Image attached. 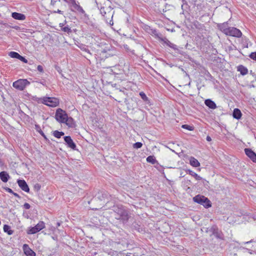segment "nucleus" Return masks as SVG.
I'll return each instance as SVG.
<instances>
[{
  "label": "nucleus",
  "instance_id": "2",
  "mask_svg": "<svg viewBox=\"0 0 256 256\" xmlns=\"http://www.w3.org/2000/svg\"><path fill=\"white\" fill-rule=\"evenodd\" d=\"M115 212L118 214L116 218L118 220H121L124 222H126L129 218L128 212L123 207H118L116 209Z\"/></svg>",
  "mask_w": 256,
  "mask_h": 256
},
{
  "label": "nucleus",
  "instance_id": "14",
  "mask_svg": "<svg viewBox=\"0 0 256 256\" xmlns=\"http://www.w3.org/2000/svg\"><path fill=\"white\" fill-rule=\"evenodd\" d=\"M100 11L101 14L105 18L106 22H108V20H110V18H112L113 15L111 11H109L106 13L104 8H101Z\"/></svg>",
  "mask_w": 256,
  "mask_h": 256
},
{
  "label": "nucleus",
  "instance_id": "37",
  "mask_svg": "<svg viewBox=\"0 0 256 256\" xmlns=\"http://www.w3.org/2000/svg\"><path fill=\"white\" fill-rule=\"evenodd\" d=\"M202 180V184L207 188V187H208V182L206 180H204L202 178V180Z\"/></svg>",
  "mask_w": 256,
  "mask_h": 256
},
{
  "label": "nucleus",
  "instance_id": "40",
  "mask_svg": "<svg viewBox=\"0 0 256 256\" xmlns=\"http://www.w3.org/2000/svg\"><path fill=\"white\" fill-rule=\"evenodd\" d=\"M4 189L7 192H8L9 193H10L12 194L14 193L13 190L9 188H6Z\"/></svg>",
  "mask_w": 256,
  "mask_h": 256
},
{
  "label": "nucleus",
  "instance_id": "25",
  "mask_svg": "<svg viewBox=\"0 0 256 256\" xmlns=\"http://www.w3.org/2000/svg\"><path fill=\"white\" fill-rule=\"evenodd\" d=\"M146 162L152 164H155L156 160L154 156H150L146 158Z\"/></svg>",
  "mask_w": 256,
  "mask_h": 256
},
{
  "label": "nucleus",
  "instance_id": "15",
  "mask_svg": "<svg viewBox=\"0 0 256 256\" xmlns=\"http://www.w3.org/2000/svg\"><path fill=\"white\" fill-rule=\"evenodd\" d=\"M10 178L8 174L5 171H2L0 172V178L4 182H6Z\"/></svg>",
  "mask_w": 256,
  "mask_h": 256
},
{
  "label": "nucleus",
  "instance_id": "1",
  "mask_svg": "<svg viewBox=\"0 0 256 256\" xmlns=\"http://www.w3.org/2000/svg\"><path fill=\"white\" fill-rule=\"evenodd\" d=\"M193 200L194 202L202 205L206 208H208L212 206L210 201L203 196H196L193 198Z\"/></svg>",
  "mask_w": 256,
  "mask_h": 256
},
{
  "label": "nucleus",
  "instance_id": "28",
  "mask_svg": "<svg viewBox=\"0 0 256 256\" xmlns=\"http://www.w3.org/2000/svg\"><path fill=\"white\" fill-rule=\"evenodd\" d=\"M226 35L237 37V38H240L242 36V33H225Z\"/></svg>",
  "mask_w": 256,
  "mask_h": 256
},
{
  "label": "nucleus",
  "instance_id": "24",
  "mask_svg": "<svg viewBox=\"0 0 256 256\" xmlns=\"http://www.w3.org/2000/svg\"><path fill=\"white\" fill-rule=\"evenodd\" d=\"M35 128L36 130L46 140H48V138H46V136L44 134L42 130L40 127V126L38 124L35 125Z\"/></svg>",
  "mask_w": 256,
  "mask_h": 256
},
{
  "label": "nucleus",
  "instance_id": "18",
  "mask_svg": "<svg viewBox=\"0 0 256 256\" xmlns=\"http://www.w3.org/2000/svg\"><path fill=\"white\" fill-rule=\"evenodd\" d=\"M12 16L14 18L18 20H24L26 18L24 14L16 12H12Z\"/></svg>",
  "mask_w": 256,
  "mask_h": 256
},
{
  "label": "nucleus",
  "instance_id": "27",
  "mask_svg": "<svg viewBox=\"0 0 256 256\" xmlns=\"http://www.w3.org/2000/svg\"><path fill=\"white\" fill-rule=\"evenodd\" d=\"M9 56L12 58H19L20 54L15 52H10L9 53Z\"/></svg>",
  "mask_w": 256,
  "mask_h": 256
},
{
  "label": "nucleus",
  "instance_id": "33",
  "mask_svg": "<svg viewBox=\"0 0 256 256\" xmlns=\"http://www.w3.org/2000/svg\"><path fill=\"white\" fill-rule=\"evenodd\" d=\"M80 48L83 51L86 52L87 53L89 54H91L90 52V50L86 46L84 45H82L80 46Z\"/></svg>",
  "mask_w": 256,
  "mask_h": 256
},
{
  "label": "nucleus",
  "instance_id": "5",
  "mask_svg": "<svg viewBox=\"0 0 256 256\" xmlns=\"http://www.w3.org/2000/svg\"><path fill=\"white\" fill-rule=\"evenodd\" d=\"M218 26L220 30L222 32H241L238 29L230 26L228 22L218 24Z\"/></svg>",
  "mask_w": 256,
  "mask_h": 256
},
{
  "label": "nucleus",
  "instance_id": "38",
  "mask_svg": "<svg viewBox=\"0 0 256 256\" xmlns=\"http://www.w3.org/2000/svg\"><path fill=\"white\" fill-rule=\"evenodd\" d=\"M23 206L26 210H28L30 208V204L27 202L24 203Z\"/></svg>",
  "mask_w": 256,
  "mask_h": 256
},
{
  "label": "nucleus",
  "instance_id": "22",
  "mask_svg": "<svg viewBox=\"0 0 256 256\" xmlns=\"http://www.w3.org/2000/svg\"><path fill=\"white\" fill-rule=\"evenodd\" d=\"M187 172L191 175L192 176H194L196 180H202V178L200 177V176H198L197 174H196L195 172H194L192 170H186Z\"/></svg>",
  "mask_w": 256,
  "mask_h": 256
},
{
  "label": "nucleus",
  "instance_id": "4",
  "mask_svg": "<svg viewBox=\"0 0 256 256\" xmlns=\"http://www.w3.org/2000/svg\"><path fill=\"white\" fill-rule=\"evenodd\" d=\"M68 114L62 108H58L55 114V118L60 123L64 124L66 119L68 118Z\"/></svg>",
  "mask_w": 256,
  "mask_h": 256
},
{
  "label": "nucleus",
  "instance_id": "29",
  "mask_svg": "<svg viewBox=\"0 0 256 256\" xmlns=\"http://www.w3.org/2000/svg\"><path fill=\"white\" fill-rule=\"evenodd\" d=\"M140 96L141 98L144 101L147 102L148 100V98L147 97L146 94L143 92H140Z\"/></svg>",
  "mask_w": 256,
  "mask_h": 256
},
{
  "label": "nucleus",
  "instance_id": "39",
  "mask_svg": "<svg viewBox=\"0 0 256 256\" xmlns=\"http://www.w3.org/2000/svg\"><path fill=\"white\" fill-rule=\"evenodd\" d=\"M37 70L40 72H44L43 68L42 66L38 65L37 67Z\"/></svg>",
  "mask_w": 256,
  "mask_h": 256
},
{
  "label": "nucleus",
  "instance_id": "32",
  "mask_svg": "<svg viewBox=\"0 0 256 256\" xmlns=\"http://www.w3.org/2000/svg\"><path fill=\"white\" fill-rule=\"evenodd\" d=\"M60 27L61 30H63L64 32H69L70 30L68 26H65L64 24H62V26H60Z\"/></svg>",
  "mask_w": 256,
  "mask_h": 256
},
{
  "label": "nucleus",
  "instance_id": "30",
  "mask_svg": "<svg viewBox=\"0 0 256 256\" xmlns=\"http://www.w3.org/2000/svg\"><path fill=\"white\" fill-rule=\"evenodd\" d=\"M182 127L190 131L194 130V127L192 126H190L188 124H184Z\"/></svg>",
  "mask_w": 256,
  "mask_h": 256
},
{
  "label": "nucleus",
  "instance_id": "12",
  "mask_svg": "<svg viewBox=\"0 0 256 256\" xmlns=\"http://www.w3.org/2000/svg\"><path fill=\"white\" fill-rule=\"evenodd\" d=\"M24 254L26 256H36V253L29 247L27 244H24L22 246Z\"/></svg>",
  "mask_w": 256,
  "mask_h": 256
},
{
  "label": "nucleus",
  "instance_id": "10",
  "mask_svg": "<svg viewBox=\"0 0 256 256\" xmlns=\"http://www.w3.org/2000/svg\"><path fill=\"white\" fill-rule=\"evenodd\" d=\"M246 154L254 162L256 163V154L250 148H246L244 149Z\"/></svg>",
  "mask_w": 256,
  "mask_h": 256
},
{
  "label": "nucleus",
  "instance_id": "43",
  "mask_svg": "<svg viewBox=\"0 0 256 256\" xmlns=\"http://www.w3.org/2000/svg\"><path fill=\"white\" fill-rule=\"evenodd\" d=\"M12 194H14L16 197L18 198H20V196H19L18 194L16 192H14V193Z\"/></svg>",
  "mask_w": 256,
  "mask_h": 256
},
{
  "label": "nucleus",
  "instance_id": "47",
  "mask_svg": "<svg viewBox=\"0 0 256 256\" xmlns=\"http://www.w3.org/2000/svg\"><path fill=\"white\" fill-rule=\"evenodd\" d=\"M110 24H113V22H112V20H110Z\"/></svg>",
  "mask_w": 256,
  "mask_h": 256
},
{
  "label": "nucleus",
  "instance_id": "20",
  "mask_svg": "<svg viewBox=\"0 0 256 256\" xmlns=\"http://www.w3.org/2000/svg\"><path fill=\"white\" fill-rule=\"evenodd\" d=\"M238 71L240 72V74L242 76L246 74L248 72V68L242 65H240L238 66Z\"/></svg>",
  "mask_w": 256,
  "mask_h": 256
},
{
  "label": "nucleus",
  "instance_id": "21",
  "mask_svg": "<svg viewBox=\"0 0 256 256\" xmlns=\"http://www.w3.org/2000/svg\"><path fill=\"white\" fill-rule=\"evenodd\" d=\"M190 164L194 167H198L200 166L198 161L194 157H191L190 160Z\"/></svg>",
  "mask_w": 256,
  "mask_h": 256
},
{
  "label": "nucleus",
  "instance_id": "36",
  "mask_svg": "<svg viewBox=\"0 0 256 256\" xmlns=\"http://www.w3.org/2000/svg\"><path fill=\"white\" fill-rule=\"evenodd\" d=\"M18 60L24 62V63H28V60L24 56L20 55Z\"/></svg>",
  "mask_w": 256,
  "mask_h": 256
},
{
  "label": "nucleus",
  "instance_id": "34",
  "mask_svg": "<svg viewBox=\"0 0 256 256\" xmlns=\"http://www.w3.org/2000/svg\"><path fill=\"white\" fill-rule=\"evenodd\" d=\"M72 0V4L74 7V8L75 9H76V10H78V9L79 8H80V6L78 4L76 1L74 0Z\"/></svg>",
  "mask_w": 256,
  "mask_h": 256
},
{
  "label": "nucleus",
  "instance_id": "31",
  "mask_svg": "<svg viewBox=\"0 0 256 256\" xmlns=\"http://www.w3.org/2000/svg\"><path fill=\"white\" fill-rule=\"evenodd\" d=\"M142 146V142H136L133 144V147L134 148L138 149V148H140Z\"/></svg>",
  "mask_w": 256,
  "mask_h": 256
},
{
  "label": "nucleus",
  "instance_id": "45",
  "mask_svg": "<svg viewBox=\"0 0 256 256\" xmlns=\"http://www.w3.org/2000/svg\"><path fill=\"white\" fill-rule=\"evenodd\" d=\"M206 140H207V141H208V142H210V141H211V140H212V138H211L210 136H206Z\"/></svg>",
  "mask_w": 256,
  "mask_h": 256
},
{
  "label": "nucleus",
  "instance_id": "3",
  "mask_svg": "<svg viewBox=\"0 0 256 256\" xmlns=\"http://www.w3.org/2000/svg\"><path fill=\"white\" fill-rule=\"evenodd\" d=\"M40 102L50 107H56L59 104V100L56 98L44 97L41 98Z\"/></svg>",
  "mask_w": 256,
  "mask_h": 256
},
{
  "label": "nucleus",
  "instance_id": "48",
  "mask_svg": "<svg viewBox=\"0 0 256 256\" xmlns=\"http://www.w3.org/2000/svg\"><path fill=\"white\" fill-rule=\"evenodd\" d=\"M60 223L59 222H58L57 224H56L57 226H60Z\"/></svg>",
  "mask_w": 256,
  "mask_h": 256
},
{
  "label": "nucleus",
  "instance_id": "53",
  "mask_svg": "<svg viewBox=\"0 0 256 256\" xmlns=\"http://www.w3.org/2000/svg\"><path fill=\"white\" fill-rule=\"evenodd\" d=\"M181 175V176H182V174H180Z\"/></svg>",
  "mask_w": 256,
  "mask_h": 256
},
{
  "label": "nucleus",
  "instance_id": "13",
  "mask_svg": "<svg viewBox=\"0 0 256 256\" xmlns=\"http://www.w3.org/2000/svg\"><path fill=\"white\" fill-rule=\"evenodd\" d=\"M64 124H65L68 128H74L76 126L74 120L72 117L68 116Z\"/></svg>",
  "mask_w": 256,
  "mask_h": 256
},
{
  "label": "nucleus",
  "instance_id": "19",
  "mask_svg": "<svg viewBox=\"0 0 256 256\" xmlns=\"http://www.w3.org/2000/svg\"><path fill=\"white\" fill-rule=\"evenodd\" d=\"M242 115V112L238 108H236L234 110L232 116L234 118L239 120L241 118Z\"/></svg>",
  "mask_w": 256,
  "mask_h": 256
},
{
  "label": "nucleus",
  "instance_id": "49",
  "mask_svg": "<svg viewBox=\"0 0 256 256\" xmlns=\"http://www.w3.org/2000/svg\"><path fill=\"white\" fill-rule=\"evenodd\" d=\"M124 47L126 49L128 50V46L127 45L124 46Z\"/></svg>",
  "mask_w": 256,
  "mask_h": 256
},
{
  "label": "nucleus",
  "instance_id": "35",
  "mask_svg": "<svg viewBox=\"0 0 256 256\" xmlns=\"http://www.w3.org/2000/svg\"><path fill=\"white\" fill-rule=\"evenodd\" d=\"M250 58L254 60H256V52H252L250 56Z\"/></svg>",
  "mask_w": 256,
  "mask_h": 256
},
{
  "label": "nucleus",
  "instance_id": "41",
  "mask_svg": "<svg viewBox=\"0 0 256 256\" xmlns=\"http://www.w3.org/2000/svg\"><path fill=\"white\" fill-rule=\"evenodd\" d=\"M56 70L59 72V73H60L62 72V70L60 68L57 66V65H56L55 66H54Z\"/></svg>",
  "mask_w": 256,
  "mask_h": 256
},
{
  "label": "nucleus",
  "instance_id": "8",
  "mask_svg": "<svg viewBox=\"0 0 256 256\" xmlns=\"http://www.w3.org/2000/svg\"><path fill=\"white\" fill-rule=\"evenodd\" d=\"M156 36H158V40L160 42H162V44L165 46H166L172 48L173 50H178V49L177 48V46L172 43L170 41H169L167 38H162V37L160 36L158 34H157Z\"/></svg>",
  "mask_w": 256,
  "mask_h": 256
},
{
  "label": "nucleus",
  "instance_id": "9",
  "mask_svg": "<svg viewBox=\"0 0 256 256\" xmlns=\"http://www.w3.org/2000/svg\"><path fill=\"white\" fill-rule=\"evenodd\" d=\"M64 138L66 145L68 148H72L73 150H76V144L73 142L72 140V139L70 136H66Z\"/></svg>",
  "mask_w": 256,
  "mask_h": 256
},
{
  "label": "nucleus",
  "instance_id": "42",
  "mask_svg": "<svg viewBox=\"0 0 256 256\" xmlns=\"http://www.w3.org/2000/svg\"><path fill=\"white\" fill-rule=\"evenodd\" d=\"M79 12L82 13V14H84V10H83V8H82V7L80 6V8H78V10Z\"/></svg>",
  "mask_w": 256,
  "mask_h": 256
},
{
  "label": "nucleus",
  "instance_id": "50",
  "mask_svg": "<svg viewBox=\"0 0 256 256\" xmlns=\"http://www.w3.org/2000/svg\"><path fill=\"white\" fill-rule=\"evenodd\" d=\"M98 198H100L101 200H102V198H100L99 197V196H98Z\"/></svg>",
  "mask_w": 256,
  "mask_h": 256
},
{
  "label": "nucleus",
  "instance_id": "44",
  "mask_svg": "<svg viewBox=\"0 0 256 256\" xmlns=\"http://www.w3.org/2000/svg\"><path fill=\"white\" fill-rule=\"evenodd\" d=\"M56 0H51V4L52 6H54L56 3Z\"/></svg>",
  "mask_w": 256,
  "mask_h": 256
},
{
  "label": "nucleus",
  "instance_id": "16",
  "mask_svg": "<svg viewBox=\"0 0 256 256\" xmlns=\"http://www.w3.org/2000/svg\"><path fill=\"white\" fill-rule=\"evenodd\" d=\"M212 229L214 236L222 240L224 238L223 234L222 232L218 230V228L216 226V227H214Z\"/></svg>",
  "mask_w": 256,
  "mask_h": 256
},
{
  "label": "nucleus",
  "instance_id": "51",
  "mask_svg": "<svg viewBox=\"0 0 256 256\" xmlns=\"http://www.w3.org/2000/svg\"><path fill=\"white\" fill-rule=\"evenodd\" d=\"M179 54H180V50H178V51L176 50Z\"/></svg>",
  "mask_w": 256,
  "mask_h": 256
},
{
  "label": "nucleus",
  "instance_id": "6",
  "mask_svg": "<svg viewBox=\"0 0 256 256\" xmlns=\"http://www.w3.org/2000/svg\"><path fill=\"white\" fill-rule=\"evenodd\" d=\"M30 84V82L27 80L20 79L13 82L12 86L16 89L22 90Z\"/></svg>",
  "mask_w": 256,
  "mask_h": 256
},
{
  "label": "nucleus",
  "instance_id": "46",
  "mask_svg": "<svg viewBox=\"0 0 256 256\" xmlns=\"http://www.w3.org/2000/svg\"><path fill=\"white\" fill-rule=\"evenodd\" d=\"M57 12H58V13H59V14H62V11H61V10H58Z\"/></svg>",
  "mask_w": 256,
  "mask_h": 256
},
{
  "label": "nucleus",
  "instance_id": "23",
  "mask_svg": "<svg viewBox=\"0 0 256 256\" xmlns=\"http://www.w3.org/2000/svg\"><path fill=\"white\" fill-rule=\"evenodd\" d=\"M4 231L8 235H12L14 233V231L10 229V226L7 224L4 226Z\"/></svg>",
  "mask_w": 256,
  "mask_h": 256
},
{
  "label": "nucleus",
  "instance_id": "52",
  "mask_svg": "<svg viewBox=\"0 0 256 256\" xmlns=\"http://www.w3.org/2000/svg\"><path fill=\"white\" fill-rule=\"evenodd\" d=\"M249 242H246V244H248Z\"/></svg>",
  "mask_w": 256,
  "mask_h": 256
},
{
  "label": "nucleus",
  "instance_id": "7",
  "mask_svg": "<svg viewBox=\"0 0 256 256\" xmlns=\"http://www.w3.org/2000/svg\"><path fill=\"white\" fill-rule=\"evenodd\" d=\"M45 228V224L42 221H40L38 224L34 227L30 228L27 232L28 234H36Z\"/></svg>",
  "mask_w": 256,
  "mask_h": 256
},
{
  "label": "nucleus",
  "instance_id": "11",
  "mask_svg": "<svg viewBox=\"0 0 256 256\" xmlns=\"http://www.w3.org/2000/svg\"><path fill=\"white\" fill-rule=\"evenodd\" d=\"M17 183L20 188L26 192H29L30 188L26 182L24 180H18Z\"/></svg>",
  "mask_w": 256,
  "mask_h": 256
},
{
  "label": "nucleus",
  "instance_id": "54",
  "mask_svg": "<svg viewBox=\"0 0 256 256\" xmlns=\"http://www.w3.org/2000/svg\"><path fill=\"white\" fill-rule=\"evenodd\" d=\"M128 256V255H127V256Z\"/></svg>",
  "mask_w": 256,
  "mask_h": 256
},
{
  "label": "nucleus",
  "instance_id": "17",
  "mask_svg": "<svg viewBox=\"0 0 256 256\" xmlns=\"http://www.w3.org/2000/svg\"><path fill=\"white\" fill-rule=\"evenodd\" d=\"M204 104L210 108L215 109L216 108V105L215 102L210 99L206 100Z\"/></svg>",
  "mask_w": 256,
  "mask_h": 256
},
{
  "label": "nucleus",
  "instance_id": "26",
  "mask_svg": "<svg viewBox=\"0 0 256 256\" xmlns=\"http://www.w3.org/2000/svg\"><path fill=\"white\" fill-rule=\"evenodd\" d=\"M64 134L62 132H59L58 130H54L53 132V135L54 137L60 138Z\"/></svg>",
  "mask_w": 256,
  "mask_h": 256
}]
</instances>
